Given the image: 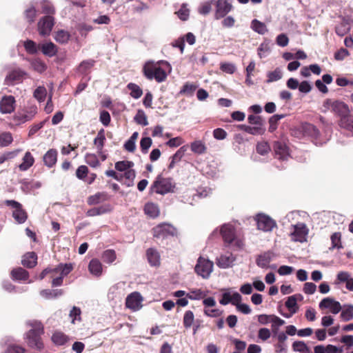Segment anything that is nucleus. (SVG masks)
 I'll use <instances>...</instances> for the list:
<instances>
[{"label":"nucleus","instance_id":"f257e3e1","mask_svg":"<svg viewBox=\"0 0 353 353\" xmlns=\"http://www.w3.org/2000/svg\"><path fill=\"white\" fill-rule=\"evenodd\" d=\"M27 325L31 329L26 334L25 339L31 347L37 350H41L43 347L41 336L44 333L43 325L40 321L32 320L28 321Z\"/></svg>","mask_w":353,"mask_h":353},{"label":"nucleus","instance_id":"f03ea898","mask_svg":"<svg viewBox=\"0 0 353 353\" xmlns=\"http://www.w3.org/2000/svg\"><path fill=\"white\" fill-rule=\"evenodd\" d=\"M323 112L331 110L332 112L340 117L341 119L347 116L350 112L349 107L346 103L337 100L326 99L323 102Z\"/></svg>","mask_w":353,"mask_h":353},{"label":"nucleus","instance_id":"7ed1b4c3","mask_svg":"<svg viewBox=\"0 0 353 353\" xmlns=\"http://www.w3.org/2000/svg\"><path fill=\"white\" fill-rule=\"evenodd\" d=\"M213 263L208 259L200 256L195 265L196 274L203 279H208L213 270Z\"/></svg>","mask_w":353,"mask_h":353},{"label":"nucleus","instance_id":"20e7f679","mask_svg":"<svg viewBox=\"0 0 353 353\" xmlns=\"http://www.w3.org/2000/svg\"><path fill=\"white\" fill-rule=\"evenodd\" d=\"M254 220L256 222L257 228L263 232H271L276 227V221L268 215L263 213L256 214Z\"/></svg>","mask_w":353,"mask_h":353},{"label":"nucleus","instance_id":"39448f33","mask_svg":"<svg viewBox=\"0 0 353 353\" xmlns=\"http://www.w3.org/2000/svg\"><path fill=\"white\" fill-rule=\"evenodd\" d=\"M54 25V18L50 15L41 17L37 23V30L41 37L49 36Z\"/></svg>","mask_w":353,"mask_h":353},{"label":"nucleus","instance_id":"423d86ee","mask_svg":"<svg viewBox=\"0 0 353 353\" xmlns=\"http://www.w3.org/2000/svg\"><path fill=\"white\" fill-rule=\"evenodd\" d=\"M215 8L214 18L220 19L225 17L232 9V3L229 0H212Z\"/></svg>","mask_w":353,"mask_h":353},{"label":"nucleus","instance_id":"0eeeda50","mask_svg":"<svg viewBox=\"0 0 353 353\" xmlns=\"http://www.w3.org/2000/svg\"><path fill=\"white\" fill-rule=\"evenodd\" d=\"M220 234L225 243L230 244L235 239V230L232 225L229 223L223 224L221 226L220 232H218L217 229L214 230L210 236H217Z\"/></svg>","mask_w":353,"mask_h":353},{"label":"nucleus","instance_id":"6e6552de","mask_svg":"<svg viewBox=\"0 0 353 353\" xmlns=\"http://www.w3.org/2000/svg\"><path fill=\"white\" fill-rule=\"evenodd\" d=\"M175 188V183L170 178H162L158 176L156 180V193L165 194L173 192Z\"/></svg>","mask_w":353,"mask_h":353},{"label":"nucleus","instance_id":"1a4fd4ad","mask_svg":"<svg viewBox=\"0 0 353 353\" xmlns=\"http://www.w3.org/2000/svg\"><path fill=\"white\" fill-rule=\"evenodd\" d=\"M292 229L290 236L292 241L303 243L306 240L308 230L304 223L292 225Z\"/></svg>","mask_w":353,"mask_h":353},{"label":"nucleus","instance_id":"9d476101","mask_svg":"<svg viewBox=\"0 0 353 353\" xmlns=\"http://www.w3.org/2000/svg\"><path fill=\"white\" fill-rule=\"evenodd\" d=\"M37 113V107L36 105H30L27 107L22 112H19L14 117V120L19 124L23 123L33 119Z\"/></svg>","mask_w":353,"mask_h":353},{"label":"nucleus","instance_id":"9b49d317","mask_svg":"<svg viewBox=\"0 0 353 353\" xmlns=\"http://www.w3.org/2000/svg\"><path fill=\"white\" fill-rule=\"evenodd\" d=\"M171 71L172 67L168 61H159L156 62V81L162 82L165 81Z\"/></svg>","mask_w":353,"mask_h":353},{"label":"nucleus","instance_id":"f8f14e48","mask_svg":"<svg viewBox=\"0 0 353 353\" xmlns=\"http://www.w3.org/2000/svg\"><path fill=\"white\" fill-rule=\"evenodd\" d=\"M143 297L140 293L134 292L130 294L125 299V306L132 311H138L142 307Z\"/></svg>","mask_w":353,"mask_h":353},{"label":"nucleus","instance_id":"ddd939ff","mask_svg":"<svg viewBox=\"0 0 353 353\" xmlns=\"http://www.w3.org/2000/svg\"><path fill=\"white\" fill-rule=\"evenodd\" d=\"M176 234V229L168 223H161L156 226L157 238H168Z\"/></svg>","mask_w":353,"mask_h":353},{"label":"nucleus","instance_id":"4468645a","mask_svg":"<svg viewBox=\"0 0 353 353\" xmlns=\"http://www.w3.org/2000/svg\"><path fill=\"white\" fill-rule=\"evenodd\" d=\"M16 101L13 96L6 95L0 100V112L10 114L15 110Z\"/></svg>","mask_w":353,"mask_h":353},{"label":"nucleus","instance_id":"2eb2a0df","mask_svg":"<svg viewBox=\"0 0 353 353\" xmlns=\"http://www.w3.org/2000/svg\"><path fill=\"white\" fill-rule=\"evenodd\" d=\"M319 307L321 309H330L331 312L334 314H338L341 310L340 303L330 297L324 298L319 303Z\"/></svg>","mask_w":353,"mask_h":353},{"label":"nucleus","instance_id":"dca6fc26","mask_svg":"<svg viewBox=\"0 0 353 353\" xmlns=\"http://www.w3.org/2000/svg\"><path fill=\"white\" fill-rule=\"evenodd\" d=\"M274 150L275 153V157L278 159L284 161L288 159L290 157L288 148L286 144L281 142L276 141L274 144Z\"/></svg>","mask_w":353,"mask_h":353},{"label":"nucleus","instance_id":"f3484780","mask_svg":"<svg viewBox=\"0 0 353 353\" xmlns=\"http://www.w3.org/2000/svg\"><path fill=\"white\" fill-rule=\"evenodd\" d=\"M26 73L21 69H14L6 76L5 81L7 85L14 84L22 81Z\"/></svg>","mask_w":353,"mask_h":353},{"label":"nucleus","instance_id":"a211bd4d","mask_svg":"<svg viewBox=\"0 0 353 353\" xmlns=\"http://www.w3.org/2000/svg\"><path fill=\"white\" fill-rule=\"evenodd\" d=\"M303 299V296L300 294H294L292 296H290L288 298L287 301H285V306L289 310L292 314H295L298 311V306H297V301H301Z\"/></svg>","mask_w":353,"mask_h":353},{"label":"nucleus","instance_id":"6ab92c4d","mask_svg":"<svg viewBox=\"0 0 353 353\" xmlns=\"http://www.w3.org/2000/svg\"><path fill=\"white\" fill-rule=\"evenodd\" d=\"M58 152L55 149H50L43 156L44 164L48 168H52L57 161Z\"/></svg>","mask_w":353,"mask_h":353},{"label":"nucleus","instance_id":"aec40b11","mask_svg":"<svg viewBox=\"0 0 353 353\" xmlns=\"http://www.w3.org/2000/svg\"><path fill=\"white\" fill-rule=\"evenodd\" d=\"M239 128L252 135H262L265 132L264 125H255L252 127L242 124L239 125Z\"/></svg>","mask_w":353,"mask_h":353},{"label":"nucleus","instance_id":"412c9836","mask_svg":"<svg viewBox=\"0 0 353 353\" xmlns=\"http://www.w3.org/2000/svg\"><path fill=\"white\" fill-rule=\"evenodd\" d=\"M234 257L232 254H223L216 259V265L221 268H228L233 264Z\"/></svg>","mask_w":353,"mask_h":353},{"label":"nucleus","instance_id":"4be33fe9","mask_svg":"<svg viewBox=\"0 0 353 353\" xmlns=\"http://www.w3.org/2000/svg\"><path fill=\"white\" fill-rule=\"evenodd\" d=\"M273 256L274 254L271 252H264L258 256L256 260V263L261 268H268L269 263L272 260Z\"/></svg>","mask_w":353,"mask_h":353},{"label":"nucleus","instance_id":"5701e85b","mask_svg":"<svg viewBox=\"0 0 353 353\" xmlns=\"http://www.w3.org/2000/svg\"><path fill=\"white\" fill-rule=\"evenodd\" d=\"M88 270L92 275L100 276L103 271L102 264L98 259H93L89 263Z\"/></svg>","mask_w":353,"mask_h":353},{"label":"nucleus","instance_id":"b1692460","mask_svg":"<svg viewBox=\"0 0 353 353\" xmlns=\"http://www.w3.org/2000/svg\"><path fill=\"white\" fill-rule=\"evenodd\" d=\"M41 50L44 55L50 57H54L58 52L57 46L51 41L41 45Z\"/></svg>","mask_w":353,"mask_h":353},{"label":"nucleus","instance_id":"393cba45","mask_svg":"<svg viewBox=\"0 0 353 353\" xmlns=\"http://www.w3.org/2000/svg\"><path fill=\"white\" fill-rule=\"evenodd\" d=\"M339 125L341 128L347 130L352 136H353V117L350 114L341 119L339 121Z\"/></svg>","mask_w":353,"mask_h":353},{"label":"nucleus","instance_id":"a878e982","mask_svg":"<svg viewBox=\"0 0 353 353\" xmlns=\"http://www.w3.org/2000/svg\"><path fill=\"white\" fill-rule=\"evenodd\" d=\"M37 260V256L34 252H28L23 256L21 263L25 267L32 268L36 265Z\"/></svg>","mask_w":353,"mask_h":353},{"label":"nucleus","instance_id":"bb28decb","mask_svg":"<svg viewBox=\"0 0 353 353\" xmlns=\"http://www.w3.org/2000/svg\"><path fill=\"white\" fill-rule=\"evenodd\" d=\"M250 28L255 32L261 35L265 34L268 31L266 25L256 19L251 21Z\"/></svg>","mask_w":353,"mask_h":353},{"label":"nucleus","instance_id":"cd10ccee","mask_svg":"<svg viewBox=\"0 0 353 353\" xmlns=\"http://www.w3.org/2000/svg\"><path fill=\"white\" fill-rule=\"evenodd\" d=\"M188 148L187 145L181 146L172 157V160L168 165L169 169H172L176 163L179 162L185 154Z\"/></svg>","mask_w":353,"mask_h":353},{"label":"nucleus","instance_id":"c85d7f7f","mask_svg":"<svg viewBox=\"0 0 353 353\" xmlns=\"http://www.w3.org/2000/svg\"><path fill=\"white\" fill-rule=\"evenodd\" d=\"M11 276L13 280L26 281L28 279V272L22 268L14 269L11 272Z\"/></svg>","mask_w":353,"mask_h":353},{"label":"nucleus","instance_id":"c756f323","mask_svg":"<svg viewBox=\"0 0 353 353\" xmlns=\"http://www.w3.org/2000/svg\"><path fill=\"white\" fill-rule=\"evenodd\" d=\"M51 339L56 345H63L67 343L68 337L63 332L56 331L52 335Z\"/></svg>","mask_w":353,"mask_h":353},{"label":"nucleus","instance_id":"7c9ffc66","mask_svg":"<svg viewBox=\"0 0 353 353\" xmlns=\"http://www.w3.org/2000/svg\"><path fill=\"white\" fill-rule=\"evenodd\" d=\"M34 159L30 152H26L23 158V162L19 165V168L21 171H26L34 163Z\"/></svg>","mask_w":353,"mask_h":353},{"label":"nucleus","instance_id":"2f4dec72","mask_svg":"<svg viewBox=\"0 0 353 353\" xmlns=\"http://www.w3.org/2000/svg\"><path fill=\"white\" fill-rule=\"evenodd\" d=\"M198 86L199 85L196 83L186 82L180 90L179 94L187 97H192Z\"/></svg>","mask_w":353,"mask_h":353},{"label":"nucleus","instance_id":"473e14b6","mask_svg":"<svg viewBox=\"0 0 353 353\" xmlns=\"http://www.w3.org/2000/svg\"><path fill=\"white\" fill-rule=\"evenodd\" d=\"M339 348L333 345H318L314 347V353H338Z\"/></svg>","mask_w":353,"mask_h":353},{"label":"nucleus","instance_id":"72a5a7b5","mask_svg":"<svg viewBox=\"0 0 353 353\" xmlns=\"http://www.w3.org/2000/svg\"><path fill=\"white\" fill-rule=\"evenodd\" d=\"M190 149L194 154H203L206 152L207 148L203 141L196 140L191 143Z\"/></svg>","mask_w":353,"mask_h":353},{"label":"nucleus","instance_id":"f704fd0d","mask_svg":"<svg viewBox=\"0 0 353 353\" xmlns=\"http://www.w3.org/2000/svg\"><path fill=\"white\" fill-rule=\"evenodd\" d=\"M12 216L14 219V220L18 223H20V224L24 223L28 218L27 213L22 208V206L13 210Z\"/></svg>","mask_w":353,"mask_h":353},{"label":"nucleus","instance_id":"c9c22d12","mask_svg":"<svg viewBox=\"0 0 353 353\" xmlns=\"http://www.w3.org/2000/svg\"><path fill=\"white\" fill-rule=\"evenodd\" d=\"M109 210L110 208L108 205H101L88 210L86 212V215L88 216H99L109 212Z\"/></svg>","mask_w":353,"mask_h":353},{"label":"nucleus","instance_id":"e433bc0d","mask_svg":"<svg viewBox=\"0 0 353 353\" xmlns=\"http://www.w3.org/2000/svg\"><path fill=\"white\" fill-rule=\"evenodd\" d=\"M144 75L149 79H154V63L153 61H147L143 66Z\"/></svg>","mask_w":353,"mask_h":353},{"label":"nucleus","instance_id":"4c0bfd02","mask_svg":"<svg viewBox=\"0 0 353 353\" xmlns=\"http://www.w3.org/2000/svg\"><path fill=\"white\" fill-rule=\"evenodd\" d=\"M292 350L300 353H311L310 347L302 341H296L292 343Z\"/></svg>","mask_w":353,"mask_h":353},{"label":"nucleus","instance_id":"58836bf2","mask_svg":"<svg viewBox=\"0 0 353 353\" xmlns=\"http://www.w3.org/2000/svg\"><path fill=\"white\" fill-rule=\"evenodd\" d=\"M73 269L72 263H60L57 267L53 268L54 273L61 272L62 276H67Z\"/></svg>","mask_w":353,"mask_h":353},{"label":"nucleus","instance_id":"ea45409f","mask_svg":"<svg viewBox=\"0 0 353 353\" xmlns=\"http://www.w3.org/2000/svg\"><path fill=\"white\" fill-rule=\"evenodd\" d=\"M106 200V194L103 192H97L88 199V203L90 205H97Z\"/></svg>","mask_w":353,"mask_h":353},{"label":"nucleus","instance_id":"a19ab883","mask_svg":"<svg viewBox=\"0 0 353 353\" xmlns=\"http://www.w3.org/2000/svg\"><path fill=\"white\" fill-rule=\"evenodd\" d=\"M127 88L130 90V96L134 99H139L141 97L143 91L137 84L130 83L128 84Z\"/></svg>","mask_w":353,"mask_h":353},{"label":"nucleus","instance_id":"79ce46f5","mask_svg":"<svg viewBox=\"0 0 353 353\" xmlns=\"http://www.w3.org/2000/svg\"><path fill=\"white\" fill-rule=\"evenodd\" d=\"M70 35L68 32L61 30L56 32L54 39L60 43H65L70 39Z\"/></svg>","mask_w":353,"mask_h":353},{"label":"nucleus","instance_id":"37998d69","mask_svg":"<svg viewBox=\"0 0 353 353\" xmlns=\"http://www.w3.org/2000/svg\"><path fill=\"white\" fill-rule=\"evenodd\" d=\"M267 77L268 79L266 82L268 83L279 81L283 77L282 71L279 68H276L274 71L269 72L267 74Z\"/></svg>","mask_w":353,"mask_h":353},{"label":"nucleus","instance_id":"c03bdc74","mask_svg":"<svg viewBox=\"0 0 353 353\" xmlns=\"http://www.w3.org/2000/svg\"><path fill=\"white\" fill-rule=\"evenodd\" d=\"M41 8L42 10V13L46 14V15L52 16V14H54L55 12L52 4L46 0H43L41 2Z\"/></svg>","mask_w":353,"mask_h":353},{"label":"nucleus","instance_id":"a18cd8bd","mask_svg":"<svg viewBox=\"0 0 353 353\" xmlns=\"http://www.w3.org/2000/svg\"><path fill=\"white\" fill-rule=\"evenodd\" d=\"M47 95V90L44 86H39L34 92V97L39 101L43 102L45 101Z\"/></svg>","mask_w":353,"mask_h":353},{"label":"nucleus","instance_id":"49530a36","mask_svg":"<svg viewBox=\"0 0 353 353\" xmlns=\"http://www.w3.org/2000/svg\"><path fill=\"white\" fill-rule=\"evenodd\" d=\"M117 258L116 252L114 250H106L103 252L102 259L105 263H112Z\"/></svg>","mask_w":353,"mask_h":353},{"label":"nucleus","instance_id":"de8ad7c7","mask_svg":"<svg viewBox=\"0 0 353 353\" xmlns=\"http://www.w3.org/2000/svg\"><path fill=\"white\" fill-rule=\"evenodd\" d=\"M23 46L26 52L30 54H34L38 52L39 47L37 43L32 40L28 39L24 41Z\"/></svg>","mask_w":353,"mask_h":353},{"label":"nucleus","instance_id":"09e8293b","mask_svg":"<svg viewBox=\"0 0 353 353\" xmlns=\"http://www.w3.org/2000/svg\"><path fill=\"white\" fill-rule=\"evenodd\" d=\"M13 141L12 134L9 132H5L0 134V146L6 147Z\"/></svg>","mask_w":353,"mask_h":353},{"label":"nucleus","instance_id":"8fccbe9b","mask_svg":"<svg viewBox=\"0 0 353 353\" xmlns=\"http://www.w3.org/2000/svg\"><path fill=\"white\" fill-rule=\"evenodd\" d=\"M85 161L87 164L92 168L98 167L100 165L98 157L94 154H86L85 156Z\"/></svg>","mask_w":353,"mask_h":353},{"label":"nucleus","instance_id":"3c124183","mask_svg":"<svg viewBox=\"0 0 353 353\" xmlns=\"http://www.w3.org/2000/svg\"><path fill=\"white\" fill-rule=\"evenodd\" d=\"M94 62L95 61L92 59L82 61L78 68V71L80 73L85 74L92 67H93Z\"/></svg>","mask_w":353,"mask_h":353},{"label":"nucleus","instance_id":"603ef678","mask_svg":"<svg viewBox=\"0 0 353 353\" xmlns=\"http://www.w3.org/2000/svg\"><path fill=\"white\" fill-rule=\"evenodd\" d=\"M350 278H351V275L348 272L341 271L339 272L336 274V278L334 281L335 285H339L341 283H346Z\"/></svg>","mask_w":353,"mask_h":353},{"label":"nucleus","instance_id":"864d4df0","mask_svg":"<svg viewBox=\"0 0 353 353\" xmlns=\"http://www.w3.org/2000/svg\"><path fill=\"white\" fill-rule=\"evenodd\" d=\"M40 294L46 299L57 297L62 294L61 290H41Z\"/></svg>","mask_w":353,"mask_h":353},{"label":"nucleus","instance_id":"5fc2aeb1","mask_svg":"<svg viewBox=\"0 0 353 353\" xmlns=\"http://www.w3.org/2000/svg\"><path fill=\"white\" fill-rule=\"evenodd\" d=\"M284 117L283 114H274L269 119V131L273 132L277 128L278 121Z\"/></svg>","mask_w":353,"mask_h":353},{"label":"nucleus","instance_id":"6e6d98bb","mask_svg":"<svg viewBox=\"0 0 353 353\" xmlns=\"http://www.w3.org/2000/svg\"><path fill=\"white\" fill-rule=\"evenodd\" d=\"M341 317L345 321H348L353 319V305H349L341 312Z\"/></svg>","mask_w":353,"mask_h":353},{"label":"nucleus","instance_id":"4d7b16f0","mask_svg":"<svg viewBox=\"0 0 353 353\" xmlns=\"http://www.w3.org/2000/svg\"><path fill=\"white\" fill-rule=\"evenodd\" d=\"M26 19L30 22L32 23L37 14V10L33 6L27 8L24 11Z\"/></svg>","mask_w":353,"mask_h":353},{"label":"nucleus","instance_id":"13d9d810","mask_svg":"<svg viewBox=\"0 0 353 353\" xmlns=\"http://www.w3.org/2000/svg\"><path fill=\"white\" fill-rule=\"evenodd\" d=\"M194 319V314L192 311L188 310L183 316V325L185 327L189 328L192 326Z\"/></svg>","mask_w":353,"mask_h":353},{"label":"nucleus","instance_id":"bf43d9fd","mask_svg":"<svg viewBox=\"0 0 353 353\" xmlns=\"http://www.w3.org/2000/svg\"><path fill=\"white\" fill-rule=\"evenodd\" d=\"M134 163L132 161H119L115 163V168L121 172H125L133 166Z\"/></svg>","mask_w":353,"mask_h":353},{"label":"nucleus","instance_id":"052dcab7","mask_svg":"<svg viewBox=\"0 0 353 353\" xmlns=\"http://www.w3.org/2000/svg\"><path fill=\"white\" fill-rule=\"evenodd\" d=\"M212 6H214V2H212V0L204 2L199 6V12L203 15L208 14L211 11Z\"/></svg>","mask_w":353,"mask_h":353},{"label":"nucleus","instance_id":"680f3d73","mask_svg":"<svg viewBox=\"0 0 353 353\" xmlns=\"http://www.w3.org/2000/svg\"><path fill=\"white\" fill-rule=\"evenodd\" d=\"M178 17L182 21H186L190 15V10L185 4L176 12Z\"/></svg>","mask_w":353,"mask_h":353},{"label":"nucleus","instance_id":"e2e57ef3","mask_svg":"<svg viewBox=\"0 0 353 353\" xmlns=\"http://www.w3.org/2000/svg\"><path fill=\"white\" fill-rule=\"evenodd\" d=\"M341 233L340 232H334L331 236V241H332V248H341Z\"/></svg>","mask_w":353,"mask_h":353},{"label":"nucleus","instance_id":"0e129e2a","mask_svg":"<svg viewBox=\"0 0 353 353\" xmlns=\"http://www.w3.org/2000/svg\"><path fill=\"white\" fill-rule=\"evenodd\" d=\"M135 121L141 125L145 126L148 124L146 116L143 111L139 110L134 117Z\"/></svg>","mask_w":353,"mask_h":353},{"label":"nucleus","instance_id":"69168bd1","mask_svg":"<svg viewBox=\"0 0 353 353\" xmlns=\"http://www.w3.org/2000/svg\"><path fill=\"white\" fill-rule=\"evenodd\" d=\"M152 141L150 137H143L140 141V147L143 153H147L151 146Z\"/></svg>","mask_w":353,"mask_h":353},{"label":"nucleus","instance_id":"338daca9","mask_svg":"<svg viewBox=\"0 0 353 353\" xmlns=\"http://www.w3.org/2000/svg\"><path fill=\"white\" fill-rule=\"evenodd\" d=\"M270 52V48L267 43H262L258 48V55L260 58L265 57Z\"/></svg>","mask_w":353,"mask_h":353},{"label":"nucleus","instance_id":"774afa93","mask_svg":"<svg viewBox=\"0 0 353 353\" xmlns=\"http://www.w3.org/2000/svg\"><path fill=\"white\" fill-rule=\"evenodd\" d=\"M25 349L19 345H10L3 353H24Z\"/></svg>","mask_w":353,"mask_h":353}]
</instances>
